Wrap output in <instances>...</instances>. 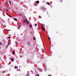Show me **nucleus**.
Returning a JSON list of instances; mask_svg holds the SVG:
<instances>
[{"label":"nucleus","mask_w":76,"mask_h":76,"mask_svg":"<svg viewBox=\"0 0 76 76\" xmlns=\"http://www.w3.org/2000/svg\"><path fill=\"white\" fill-rule=\"evenodd\" d=\"M28 51L29 53H32V51H31V49H29L28 50Z\"/></svg>","instance_id":"nucleus-1"},{"label":"nucleus","mask_w":76,"mask_h":76,"mask_svg":"<svg viewBox=\"0 0 76 76\" xmlns=\"http://www.w3.org/2000/svg\"><path fill=\"white\" fill-rule=\"evenodd\" d=\"M36 3L37 4L39 3V1H37Z\"/></svg>","instance_id":"nucleus-2"},{"label":"nucleus","mask_w":76,"mask_h":76,"mask_svg":"<svg viewBox=\"0 0 76 76\" xmlns=\"http://www.w3.org/2000/svg\"><path fill=\"white\" fill-rule=\"evenodd\" d=\"M47 4L48 5H49V6H50V4L49 2L47 3Z\"/></svg>","instance_id":"nucleus-3"},{"label":"nucleus","mask_w":76,"mask_h":76,"mask_svg":"<svg viewBox=\"0 0 76 76\" xmlns=\"http://www.w3.org/2000/svg\"><path fill=\"white\" fill-rule=\"evenodd\" d=\"M28 46H30V43H29V42H28Z\"/></svg>","instance_id":"nucleus-4"},{"label":"nucleus","mask_w":76,"mask_h":76,"mask_svg":"<svg viewBox=\"0 0 76 76\" xmlns=\"http://www.w3.org/2000/svg\"><path fill=\"white\" fill-rule=\"evenodd\" d=\"M15 51H13L12 52L13 54H15Z\"/></svg>","instance_id":"nucleus-5"},{"label":"nucleus","mask_w":76,"mask_h":76,"mask_svg":"<svg viewBox=\"0 0 76 76\" xmlns=\"http://www.w3.org/2000/svg\"><path fill=\"white\" fill-rule=\"evenodd\" d=\"M28 20H25L24 21V22H26L28 21Z\"/></svg>","instance_id":"nucleus-6"},{"label":"nucleus","mask_w":76,"mask_h":76,"mask_svg":"<svg viewBox=\"0 0 76 76\" xmlns=\"http://www.w3.org/2000/svg\"><path fill=\"white\" fill-rule=\"evenodd\" d=\"M26 23H27V25H28V24H29V21H28L27 22H26Z\"/></svg>","instance_id":"nucleus-7"},{"label":"nucleus","mask_w":76,"mask_h":76,"mask_svg":"<svg viewBox=\"0 0 76 76\" xmlns=\"http://www.w3.org/2000/svg\"><path fill=\"white\" fill-rule=\"evenodd\" d=\"M17 68H18V66H15V69H17Z\"/></svg>","instance_id":"nucleus-8"},{"label":"nucleus","mask_w":76,"mask_h":76,"mask_svg":"<svg viewBox=\"0 0 76 76\" xmlns=\"http://www.w3.org/2000/svg\"><path fill=\"white\" fill-rule=\"evenodd\" d=\"M11 61H13V58H11Z\"/></svg>","instance_id":"nucleus-9"},{"label":"nucleus","mask_w":76,"mask_h":76,"mask_svg":"<svg viewBox=\"0 0 76 76\" xmlns=\"http://www.w3.org/2000/svg\"><path fill=\"white\" fill-rule=\"evenodd\" d=\"M32 25H30V26H29L30 28H32Z\"/></svg>","instance_id":"nucleus-10"},{"label":"nucleus","mask_w":76,"mask_h":76,"mask_svg":"<svg viewBox=\"0 0 76 76\" xmlns=\"http://www.w3.org/2000/svg\"><path fill=\"white\" fill-rule=\"evenodd\" d=\"M42 30H44V27H42Z\"/></svg>","instance_id":"nucleus-11"},{"label":"nucleus","mask_w":76,"mask_h":76,"mask_svg":"<svg viewBox=\"0 0 76 76\" xmlns=\"http://www.w3.org/2000/svg\"><path fill=\"white\" fill-rule=\"evenodd\" d=\"M8 16H9V17H10V18H11L12 16L10 15H8Z\"/></svg>","instance_id":"nucleus-12"},{"label":"nucleus","mask_w":76,"mask_h":76,"mask_svg":"<svg viewBox=\"0 0 76 76\" xmlns=\"http://www.w3.org/2000/svg\"><path fill=\"white\" fill-rule=\"evenodd\" d=\"M14 20H18V19H16V18H15Z\"/></svg>","instance_id":"nucleus-13"},{"label":"nucleus","mask_w":76,"mask_h":76,"mask_svg":"<svg viewBox=\"0 0 76 76\" xmlns=\"http://www.w3.org/2000/svg\"><path fill=\"white\" fill-rule=\"evenodd\" d=\"M6 10L7 11H9V10L8 9H6Z\"/></svg>","instance_id":"nucleus-14"},{"label":"nucleus","mask_w":76,"mask_h":76,"mask_svg":"<svg viewBox=\"0 0 76 76\" xmlns=\"http://www.w3.org/2000/svg\"><path fill=\"white\" fill-rule=\"evenodd\" d=\"M34 40H35V37H34Z\"/></svg>","instance_id":"nucleus-15"},{"label":"nucleus","mask_w":76,"mask_h":76,"mask_svg":"<svg viewBox=\"0 0 76 76\" xmlns=\"http://www.w3.org/2000/svg\"><path fill=\"white\" fill-rule=\"evenodd\" d=\"M9 3H10V4H11V2H10V1H9Z\"/></svg>","instance_id":"nucleus-16"},{"label":"nucleus","mask_w":76,"mask_h":76,"mask_svg":"<svg viewBox=\"0 0 76 76\" xmlns=\"http://www.w3.org/2000/svg\"><path fill=\"white\" fill-rule=\"evenodd\" d=\"M37 23H36V24L35 25V27L37 26Z\"/></svg>","instance_id":"nucleus-17"},{"label":"nucleus","mask_w":76,"mask_h":76,"mask_svg":"<svg viewBox=\"0 0 76 76\" xmlns=\"http://www.w3.org/2000/svg\"><path fill=\"white\" fill-rule=\"evenodd\" d=\"M48 39H50V37H49L48 38Z\"/></svg>","instance_id":"nucleus-18"},{"label":"nucleus","mask_w":76,"mask_h":76,"mask_svg":"<svg viewBox=\"0 0 76 76\" xmlns=\"http://www.w3.org/2000/svg\"><path fill=\"white\" fill-rule=\"evenodd\" d=\"M6 15H7L8 16V15H9V14H8L7 13H6Z\"/></svg>","instance_id":"nucleus-19"},{"label":"nucleus","mask_w":76,"mask_h":76,"mask_svg":"<svg viewBox=\"0 0 76 76\" xmlns=\"http://www.w3.org/2000/svg\"><path fill=\"white\" fill-rule=\"evenodd\" d=\"M8 9H10V7H8Z\"/></svg>","instance_id":"nucleus-20"},{"label":"nucleus","mask_w":76,"mask_h":76,"mask_svg":"<svg viewBox=\"0 0 76 76\" xmlns=\"http://www.w3.org/2000/svg\"><path fill=\"white\" fill-rule=\"evenodd\" d=\"M0 45H1V42H0Z\"/></svg>","instance_id":"nucleus-21"},{"label":"nucleus","mask_w":76,"mask_h":76,"mask_svg":"<svg viewBox=\"0 0 76 76\" xmlns=\"http://www.w3.org/2000/svg\"><path fill=\"white\" fill-rule=\"evenodd\" d=\"M0 10L1 11V10H2V9H0Z\"/></svg>","instance_id":"nucleus-22"},{"label":"nucleus","mask_w":76,"mask_h":76,"mask_svg":"<svg viewBox=\"0 0 76 76\" xmlns=\"http://www.w3.org/2000/svg\"><path fill=\"white\" fill-rule=\"evenodd\" d=\"M8 38H10V37H8Z\"/></svg>","instance_id":"nucleus-23"},{"label":"nucleus","mask_w":76,"mask_h":76,"mask_svg":"<svg viewBox=\"0 0 76 76\" xmlns=\"http://www.w3.org/2000/svg\"><path fill=\"white\" fill-rule=\"evenodd\" d=\"M42 9H44V7H42Z\"/></svg>","instance_id":"nucleus-24"},{"label":"nucleus","mask_w":76,"mask_h":76,"mask_svg":"<svg viewBox=\"0 0 76 76\" xmlns=\"http://www.w3.org/2000/svg\"><path fill=\"white\" fill-rule=\"evenodd\" d=\"M28 76V74H27V75H26V76Z\"/></svg>","instance_id":"nucleus-25"},{"label":"nucleus","mask_w":76,"mask_h":76,"mask_svg":"<svg viewBox=\"0 0 76 76\" xmlns=\"http://www.w3.org/2000/svg\"><path fill=\"white\" fill-rule=\"evenodd\" d=\"M37 76H39V75L38 74L37 75Z\"/></svg>","instance_id":"nucleus-26"},{"label":"nucleus","mask_w":76,"mask_h":76,"mask_svg":"<svg viewBox=\"0 0 76 76\" xmlns=\"http://www.w3.org/2000/svg\"><path fill=\"white\" fill-rule=\"evenodd\" d=\"M62 1H60V2H61Z\"/></svg>","instance_id":"nucleus-27"},{"label":"nucleus","mask_w":76,"mask_h":76,"mask_svg":"<svg viewBox=\"0 0 76 76\" xmlns=\"http://www.w3.org/2000/svg\"><path fill=\"white\" fill-rule=\"evenodd\" d=\"M8 30V31H10V30Z\"/></svg>","instance_id":"nucleus-28"},{"label":"nucleus","mask_w":76,"mask_h":76,"mask_svg":"<svg viewBox=\"0 0 76 76\" xmlns=\"http://www.w3.org/2000/svg\"><path fill=\"white\" fill-rule=\"evenodd\" d=\"M49 76H51L50 75H49Z\"/></svg>","instance_id":"nucleus-29"},{"label":"nucleus","mask_w":76,"mask_h":76,"mask_svg":"<svg viewBox=\"0 0 76 76\" xmlns=\"http://www.w3.org/2000/svg\"><path fill=\"white\" fill-rule=\"evenodd\" d=\"M8 45H9V44H8V45H7V46H8Z\"/></svg>","instance_id":"nucleus-30"},{"label":"nucleus","mask_w":76,"mask_h":76,"mask_svg":"<svg viewBox=\"0 0 76 76\" xmlns=\"http://www.w3.org/2000/svg\"><path fill=\"white\" fill-rule=\"evenodd\" d=\"M35 76H38V75H35Z\"/></svg>","instance_id":"nucleus-31"},{"label":"nucleus","mask_w":76,"mask_h":76,"mask_svg":"<svg viewBox=\"0 0 76 76\" xmlns=\"http://www.w3.org/2000/svg\"><path fill=\"white\" fill-rule=\"evenodd\" d=\"M7 47V46L6 47Z\"/></svg>","instance_id":"nucleus-32"},{"label":"nucleus","mask_w":76,"mask_h":76,"mask_svg":"<svg viewBox=\"0 0 76 76\" xmlns=\"http://www.w3.org/2000/svg\"><path fill=\"white\" fill-rule=\"evenodd\" d=\"M16 44H17V42H16Z\"/></svg>","instance_id":"nucleus-33"},{"label":"nucleus","mask_w":76,"mask_h":76,"mask_svg":"<svg viewBox=\"0 0 76 76\" xmlns=\"http://www.w3.org/2000/svg\"><path fill=\"white\" fill-rule=\"evenodd\" d=\"M0 66H1V65L0 64Z\"/></svg>","instance_id":"nucleus-34"}]
</instances>
